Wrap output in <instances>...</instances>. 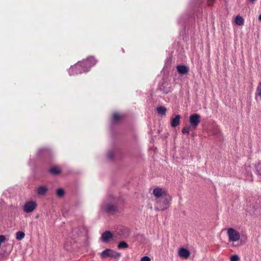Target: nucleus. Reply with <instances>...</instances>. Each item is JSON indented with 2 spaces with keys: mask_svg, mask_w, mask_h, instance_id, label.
I'll return each mask as SVG.
<instances>
[{
  "mask_svg": "<svg viewBox=\"0 0 261 261\" xmlns=\"http://www.w3.org/2000/svg\"><path fill=\"white\" fill-rule=\"evenodd\" d=\"M97 63L96 60L93 57L87 58L80 63H77L73 67L70 68L69 73L75 71L76 74L88 71L90 68Z\"/></svg>",
  "mask_w": 261,
  "mask_h": 261,
  "instance_id": "nucleus-1",
  "label": "nucleus"
},
{
  "mask_svg": "<svg viewBox=\"0 0 261 261\" xmlns=\"http://www.w3.org/2000/svg\"><path fill=\"white\" fill-rule=\"evenodd\" d=\"M170 200L171 198L169 195L163 196L156 202L155 210L156 211H164L167 209L169 205Z\"/></svg>",
  "mask_w": 261,
  "mask_h": 261,
  "instance_id": "nucleus-2",
  "label": "nucleus"
},
{
  "mask_svg": "<svg viewBox=\"0 0 261 261\" xmlns=\"http://www.w3.org/2000/svg\"><path fill=\"white\" fill-rule=\"evenodd\" d=\"M121 254L111 249H106L100 253V257L102 259H106L108 257L113 258H118L120 257Z\"/></svg>",
  "mask_w": 261,
  "mask_h": 261,
  "instance_id": "nucleus-3",
  "label": "nucleus"
},
{
  "mask_svg": "<svg viewBox=\"0 0 261 261\" xmlns=\"http://www.w3.org/2000/svg\"><path fill=\"white\" fill-rule=\"evenodd\" d=\"M108 213L114 214L117 211V206L112 202L105 201L101 206Z\"/></svg>",
  "mask_w": 261,
  "mask_h": 261,
  "instance_id": "nucleus-4",
  "label": "nucleus"
},
{
  "mask_svg": "<svg viewBox=\"0 0 261 261\" xmlns=\"http://www.w3.org/2000/svg\"><path fill=\"white\" fill-rule=\"evenodd\" d=\"M201 121V116L198 114H193L190 115L189 122L193 129H195Z\"/></svg>",
  "mask_w": 261,
  "mask_h": 261,
  "instance_id": "nucleus-5",
  "label": "nucleus"
},
{
  "mask_svg": "<svg viewBox=\"0 0 261 261\" xmlns=\"http://www.w3.org/2000/svg\"><path fill=\"white\" fill-rule=\"evenodd\" d=\"M227 235L230 242H236L240 239L239 232L232 228H229L227 229Z\"/></svg>",
  "mask_w": 261,
  "mask_h": 261,
  "instance_id": "nucleus-6",
  "label": "nucleus"
},
{
  "mask_svg": "<svg viewBox=\"0 0 261 261\" xmlns=\"http://www.w3.org/2000/svg\"><path fill=\"white\" fill-rule=\"evenodd\" d=\"M37 207V203L35 201H30L27 202L23 206V211L25 213H29L33 212Z\"/></svg>",
  "mask_w": 261,
  "mask_h": 261,
  "instance_id": "nucleus-7",
  "label": "nucleus"
},
{
  "mask_svg": "<svg viewBox=\"0 0 261 261\" xmlns=\"http://www.w3.org/2000/svg\"><path fill=\"white\" fill-rule=\"evenodd\" d=\"M153 194L156 198H162L163 196H168L166 191L160 188H154L153 190Z\"/></svg>",
  "mask_w": 261,
  "mask_h": 261,
  "instance_id": "nucleus-8",
  "label": "nucleus"
},
{
  "mask_svg": "<svg viewBox=\"0 0 261 261\" xmlns=\"http://www.w3.org/2000/svg\"><path fill=\"white\" fill-rule=\"evenodd\" d=\"M113 237V233L110 231H105L101 236V239L102 242L107 243L110 241Z\"/></svg>",
  "mask_w": 261,
  "mask_h": 261,
  "instance_id": "nucleus-9",
  "label": "nucleus"
},
{
  "mask_svg": "<svg viewBox=\"0 0 261 261\" xmlns=\"http://www.w3.org/2000/svg\"><path fill=\"white\" fill-rule=\"evenodd\" d=\"M178 256L182 258L187 259L190 255V252L184 248H180L178 252Z\"/></svg>",
  "mask_w": 261,
  "mask_h": 261,
  "instance_id": "nucleus-10",
  "label": "nucleus"
},
{
  "mask_svg": "<svg viewBox=\"0 0 261 261\" xmlns=\"http://www.w3.org/2000/svg\"><path fill=\"white\" fill-rule=\"evenodd\" d=\"M160 90L164 93L167 94L171 91V88L168 82L164 81L160 86Z\"/></svg>",
  "mask_w": 261,
  "mask_h": 261,
  "instance_id": "nucleus-11",
  "label": "nucleus"
},
{
  "mask_svg": "<svg viewBox=\"0 0 261 261\" xmlns=\"http://www.w3.org/2000/svg\"><path fill=\"white\" fill-rule=\"evenodd\" d=\"M177 72L181 74H187L189 72V68L185 65H179L176 67Z\"/></svg>",
  "mask_w": 261,
  "mask_h": 261,
  "instance_id": "nucleus-12",
  "label": "nucleus"
},
{
  "mask_svg": "<svg viewBox=\"0 0 261 261\" xmlns=\"http://www.w3.org/2000/svg\"><path fill=\"white\" fill-rule=\"evenodd\" d=\"M48 191V188L46 186H41L38 187L36 190L37 194L39 196H44Z\"/></svg>",
  "mask_w": 261,
  "mask_h": 261,
  "instance_id": "nucleus-13",
  "label": "nucleus"
},
{
  "mask_svg": "<svg viewBox=\"0 0 261 261\" xmlns=\"http://www.w3.org/2000/svg\"><path fill=\"white\" fill-rule=\"evenodd\" d=\"M180 118L181 117L179 115H176L175 117L171 120V126L175 127L179 125Z\"/></svg>",
  "mask_w": 261,
  "mask_h": 261,
  "instance_id": "nucleus-14",
  "label": "nucleus"
},
{
  "mask_svg": "<svg viewBox=\"0 0 261 261\" xmlns=\"http://www.w3.org/2000/svg\"><path fill=\"white\" fill-rule=\"evenodd\" d=\"M212 134L218 138H220L222 136L221 131L217 127H215L213 128Z\"/></svg>",
  "mask_w": 261,
  "mask_h": 261,
  "instance_id": "nucleus-15",
  "label": "nucleus"
},
{
  "mask_svg": "<svg viewBox=\"0 0 261 261\" xmlns=\"http://www.w3.org/2000/svg\"><path fill=\"white\" fill-rule=\"evenodd\" d=\"M49 172L53 175H58L61 172V171L58 167L54 166L50 169Z\"/></svg>",
  "mask_w": 261,
  "mask_h": 261,
  "instance_id": "nucleus-16",
  "label": "nucleus"
},
{
  "mask_svg": "<svg viewBox=\"0 0 261 261\" xmlns=\"http://www.w3.org/2000/svg\"><path fill=\"white\" fill-rule=\"evenodd\" d=\"M158 113L162 115H165L167 112V109L163 106H159L156 108Z\"/></svg>",
  "mask_w": 261,
  "mask_h": 261,
  "instance_id": "nucleus-17",
  "label": "nucleus"
},
{
  "mask_svg": "<svg viewBox=\"0 0 261 261\" xmlns=\"http://www.w3.org/2000/svg\"><path fill=\"white\" fill-rule=\"evenodd\" d=\"M235 23L239 25H242L244 23V19L243 17L240 15L237 16L235 18Z\"/></svg>",
  "mask_w": 261,
  "mask_h": 261,
  "instance_id": "nucleus-18",
  "label": "nucleus"
},
{
  "mask_svg": "<svg viewBox=\"0 0 261 261\" xmlns=\"http://www.w3.org/2000/svg\"><path fill=\"white\" fill-rule=\"evenodd\" d=\"M118 249H124L128 247V245L126 242L124 241L120 242L118 244Z\"/></svg>",
  "mask_w": 261,
  "mask_h": 261,
  "instance_id": "nucleus-19",
  "label": "nucleus"
},
{
  "mask_svg": "<svg viewBox=\"0 0 261 261\" xmlns=\"http://www.w3.org/2000/svg\"><path fill=\"white\" fill-rule=\"evenodd\" d=\"M25 234L22 231H18L16 232V239L21 240L24 238Z\"/></svg>",
  "mask_w": 261,
  "mask_h": 261,
  "instance_id": "nucleus-20",
  "label": "nucleus"
},
{
  "mask_svg": "<svg viewBox=\"0 0 261 261\" xmlns=\"http://www.w3.org/2000/svg\"><path fill=\"white\" fill-rule=\"evenodd\" d=\"M120 116L117 113H115L113 115L112 121L113 123H117L120 120Z\"/></svg>",
  "mask_w": 261,
  "mask_h": 261,
  "instance_id": "nucleus-21",
  "label": "nucleus"
},
{
  "mask_svg": "<svg viewBox=\"0 0 261 261\" xmlns=\"http://www.w3.org/2000/svg\"><path fill=\"white\" fill-rule=\"evenodd\" d=\"M65 194V191L63 189H58L57 190V195L59 197H62Z\"/></svg>",
  "mask_w": 261,
  "mask_h": 261,
  "instance_id": "nucleus-22",
  "label": "nucleus"
},
{
  "mask_svg": "<svg viewBox=\"0 0 261 261\" xmlns=\"http://www.w3.org/2000/svg\"><path fill=\"white\" fill-rule=\"evenodd\" d=\"M255 94L261 98V83H259L257 87Z\"/></svg>",
  "mask_w": 261,
  "mask_h": 261,
  "instance_id": "nucleus-23",
  "label": "nucleus"
},
{
  "mask_svg": "<svg viewBox=\"0 0 261 261\" xmlns=\"http://www.w3.org/2000/svg\"><path fill=\"white\" fill-rule=\"evenodd\" d=\"M191 128H192V127L190 126H188L184 127L181 129L182 133L184 134L189 135V134L190 129Z\"/></svg>",
  "mask_w": 261,
  "mask_h": 261,
  "instance_id": "nucleus-24",
  "label": "nucleus"
},
{
  "mask_svg": "<svg viewBox=\"0 0 261 261\" xmlns=\"http://www.w3.org/2000/svg\"><path fill=\"white\" fill-rule=\"evenodd\" d=\"M255 169L257 174L261 176V164L260 163L255 164Z\"/></svg>",
  "mask_w": 261,
  "mask_h": 261,
  "instance_id": "nucleus-25",
  "label": "nucleus"
},
{
  "mask_svg": "<svg viewBox=\"0 0 261 261\" xmlns=\"http://www.w3.org/2000/svg\"><path fill=\"white\" fill-rule=\"evenodd\" d=\"M114 155H115V153H114V151H110L108 152L107 153V158L109 160H112L114 157Z\"/></svg>",
  "mask_w": 261,
  "mask_h": 261,
  "instance_id": "nucleus-26",
  "label": "nucleus"
},
{
  "mask_svg": "<svg viewBox=\"0 0 261 261\" xmlns=\"http://www.w3.org/2000/svg\"><path fill=\"white\" fill-rule=\"evenodd\" d=\"M230 261H239L240 258L238 255H233L230 258Z\"/></svg>",
  "mask_w": 261,
  "mask_h": 261,
  "instance_id": "nucleus-27",
  "label": "nucleus"
},
{
  "mask_svg": "<svg viewBox=\"0 0 261 261\" xmlns=\"http://www.w3.org/2000/svg\"><path fill=\"white\" fill-rule=\"evenodd\" d=\"M141 261H151V259L149 257L145 256L141 258Z\"/></svg>",
  "mask_w": 261,
  "mask_h": 261,
  "instance_id": "nucleus-28",
  "label": "nucleus"
},
{
  "mask_svg": "<svg viewBox=\"0 0 261 261\" xmlns=\"http://www.w3.org/2000/svg\"><path fill=\"white\" fill-rule=\"evenodd\" d=\"M207 5L209 6H212L215 3V0H207Z\"/></svg>",
  "mask_w": 261,
  "mask_h": 261,
  "instance_id": "nucleus-29",
  "label": "nucleus"
},
{
  "mask_svg": "<svg viewBox=\"0 0 261 261\" xmlns=\"http://www.w3.org/2000/svg\"><path fill=\"white\" fill-rule=\"evenodd\" d=\"M47 151V149L46 148H41V149H39V151L40 153H43V152H44L45 151Z\"/></svg>",
  "mask_w": 261,
  "mask_h": 261,
  "instance_id": "nucleus-30",
  "label": "nucleus"
},
{
  "mask_svg": "<svg viewBox=\"0 0 261 261\" xmlns=\"http://www.w3.org/2000/svg\"><path fill=\"white\" fill-rule=\"evenodd\" d=\"M256 0H249V1L251 3H254Z\"/></svg>",
  "mask_w": 261,
  "mask_h": 261,
  "instance_id": "nucleus-31",
  "label": "nucleus"
},
{
  "mask_svg": "<svg viewBox=\"0 0 261 261\" xmlns=\"http://www.w3.org/2000/svg\"><path fill=\"white\" fill-rule=\"evenodd\" d=\"M258 19H259L260 21H261V14H260V15H259Z\"/></svg>",
  "mask_w": 261,
  "mask_h": 261,
  "instance_id": "nucleus-32",
  "label": "nucleus"
}]
</instances>
